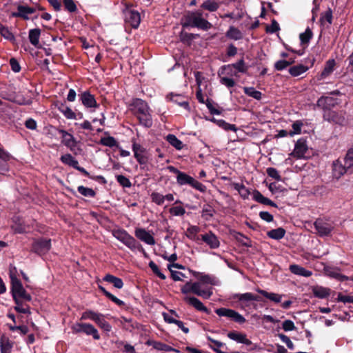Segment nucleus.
Returning a JSON list of instances; mask_svg holds the SVG:
<instances>
[{
  "mask_svg": "<svg viewBox=\"0 0 353 353\" xmlns=\"http://www.w3.org/2000/svg\"><path fill=\"white\" fill-rule=\"evenodd\" d=\"M130 106L132 114L137 118L141 125L145 128H150L152 125V111L145 101L134 99Z\"/></svg>",
  "mask_w": 353,
  "mask_h": 353,
  "instance_id": "f257e3e1",
  "label": "nucleus"
},
{
  "mask_svg": "<svg viewBox=\"0 0 353 353\" xmlns=\"http://www.w3.org/2000/svg\"><path fill=\"white\" fill-rule=\"evenodd\" d=\"M112 235L118 241L123 243L127 248L132 251L138 250L143 253L145 256L147 254L141 245L132 235L123 229H117L112 231Z\"/></svg>",
  "mask_w": 353,
  "mask_h": 353,
  "instance_id": "f03ea898",
  "label": "nucleus"
},
{
  "mask_svg": "<svg viewBox=\"0 0 353 353\" xmlns=\"http://www.w3.org/2000/svg\"><path fill=\"white\" fill-rule=\"evenodd\" d=\"M167 169L172 173L176 174V183L178 185L182 186L189 185L193 188L199 190L201 192H205L206 191V187L199 181L191 176L187 174L185 172H181L177 168L172 165H169Z\"/></svg>",
  "mask_w": 353,
  "mask_h": 353,
  "instance_id": "7ed1b4c3",
  "label": "nucleus"
},
{
  "mask_svg": "<svg viewBox=\"0 0 353 353\" xmlns=\"http://www.w3.org/2000/svg\"><path fill=\"white\" fill-rule=\"evenodd\" d=\"M333 175L339 179L346 173L353 172V148L350 149L343 159V163L340 160L333 162Z\"/></svg>",
  "mask_w": 353,
  "mask_h": 353,
  "instance_id": "20e7f679",
  "label": "nucleus"
},
{
  "mask_svg": "<svg viewBox=\"0 0 353 353\" xmlns=\"http://www.w3.org/2000/svg\"><path fill=\"white\" fill-rule=\"evenodd\" d=\"M183 26H190L203 30H208L212 27V25L203 17V13L200 10H197L195 12H189L184 17Z\"/></svg>",
  "mask_w": 353,
  "mask_h": 353,
  "instance_id": "39448f33",
  "label": "nucleus"
},
{
  "mask_svg": "<svg viewBox=\"0 0 353 353\" xmlns=\"http://www.w3.org/2000/svg\"><path fill=\"white\" fill-rule=\"evenodd\" d=\"M233 299H236L239 303V307L244 311H248L250 309H257V304L255 301H262L261 298L251 292L237 293L232 295Z\"/></svg>",
  "mask_w": 353,
  "mask_h": 353,
  "instance_id": "423d86ee",
  "label": "nucleus"
},
{
  "mask_svg": "<svg viewBox=\"0 0 353 353\" xmlns=\"http://www.w3.org/2000/svg\"><path fill=\"white\" fill-rule=\"evenodd\" d=\"M10 276L12 284V293L15 301L20 299L28 301H31V296L26 292L21 281L14 275L11 270H10Z\"/></svg>",
  "mask_w": 353,
  "mask_h": 353,
  "instance_id": "0eeeda50",
  "label": "nucleus"
},
{
  "mask_svg": "<svg viewBox=\"0 0 353 353\" xmlns=\"http://www.w3.org/2000/svg\"><path fill=\"white\" fill-rule=\"evenodd\" d=\"M72 330L74 333H84L88 336H92L94 339H100V335L98 330L90 323H76L72 327Z\"/></svg>",
  "mask_w": 353,
  "mask_h": 353,
  "instance_id": "6e6552de",
  "label": "nucleus"
},
{
  "mask_svg": "<svg viewBox=\"0 0 353 353\" xmlns=\"http://www.w3.org/2000/svg\"><path fill=\"white\" fill-rule=\"evenodd\" d=\"M215 312L219 316L227 317L240 324H243L246 321L245 317L243 315L232 309L220 307L217 308L215 310Z\"/></svg>",
  "mask_w": 353,
  "mask_h": 353,
  "instance_id": "1a4fd4ad",
  "label": "nucleus"
},
{
  "mask_svg": "<svg viewBox=\"0 0 353 353\" xmlns=\"http://www.w3.org/2000/svg\"><path fill=\"white\" fill-rule=\"evenodd\" d=\"M314 228L319 236H328L334 230V225L330 222L322 219H316L314 223Z\"/></svg>",
  "mask_w": 353,
  "mask_h": 353,
  "instance_id": "9d476101",
  "label": "nucleus"
},
{
  "mask_svg": "<svg viewBox=\"0 0 353 353\" xmlns=\"http://www.w3.org/2000/svg\"><path fill=\"white\" fill-rule=\"evenodd\" d=\"M51 248L50 239H40L34 241L32 243V250L38 254H44L48 252Z\"/></svg>",
  "mask_w": 353,
  "mask_h": 353,
  "instance_id": "9b49d317",
  "label": "nucleus"
},
{
  "mask_svg": "<svg viewBox=\"0 0 353 353\" xmlns=\"http://www.w3.org/2000/svg\"><path fill=\"white\" fill-rule=\"evenodd\" d=\"M235 69L238 72L246 73L248 70V66L246 65L244 60L242 59L238 62L223 65L222 69L227 71V74L230 75L237 76L236 72L232 73V69Z\"/></svg>",
  "mask_w": 353,
  "mask_h": 353,
  "instance_id": "f8f14e48",
  "label": "nucleus"
},
{
  "mask_svg": "<svg viewBox=\"0 0 353 353\" xmlns=\"http://www.w3.org/2000/svg\"><path fill=\"white\" fill-rule=\"evenodd\" d=\"M125 21L132 28H137L141 22L140 14L138 11L131 9H127L125 12Z\"/></svg>",
  "mask_w": 353,
  "mask_h": 353,
  "instance_id": "ddd939ff",
  "label": "nucleus"
},
{
  "mask_svg": "<svg viewBox=\"0 0 353 353\" xmlns=\"http://www.w3.org/2000/svg\"><path fill=\"white\" fill-rule=\"evenodd\" d=\"M307 150V145L305 140L300 139L296 141L294 149L290 155L296 157V159H303L305 158Z\"/></svg>",
  "mask_w": 353,
  "mask_h": 353,
  "instance_id": "4468645a",
  "label": "nucleus"
},
{
  "mask_svg": "<svg viewBox=\"0 0 353 353\" xmlns=\"http://www.w3.org/2000/svg\"><path fill=\"white\" fill-rule=\"evenodd\" d=\"M201 239L211 249H217L220 246L219 238L211 231L201 234Z\"/></svg>",
  "mask_w": 353,
  "mask_h": 353,
  "instance_id": "2eb2a0df",
  "label": "nucleus"
},
{
  "mask_svg": "<svg viewBox=\"0 0 353 353\" xmlns=\"http://www.w3.org/2000/svg\"><path fill=\"white\" fill-rule=\"evenodd\" d=\"M135 236L145 243L154 245L156 243L155 239L149 232L144 228H136L134 231Z\"/></svg>",
  "mask_w": 353,
  "mask_h": 353,
  "instance_id": "dca6fc26",
  "label": "nucleus"
},
{
  "mask_svg": "<svg viewBox=\"0 0 353 353\" xmlns=\"http://www.w3.org/2000/svg\"><path fill=\"white\" fill-rule=\"evenodd\" d=\"M59 132L62 136L61 143L68 148L72 152H75L77 142L73 135L63 129H59Z\"/></svg>",
  "mask_w": 353,
  "mask_h": 353,
  "instance_id": "f3484780",
  "label": "nucleus"
},
{
  "mask_svg": "<svg viewBox=\"0 0 353 353\" xmlns=\"http://www.w3.org/2000/svg\"><path fill=\"white\" fill-rule=\"evenodd\" d=\"M132 150L134 155L137 161L139 164H145L148 161L147 157L144 155L145 149L143 148L140 144L134 142L132 144Z\"/></svg>",
  "mask_w": 353,
  "mask_h": 353,
  "instance_id": "a211bd4d",
  "label": "nucleus"
},
{
  "mask_svg": "<svg viewBox=\"0 0 353 353\" xmlns=\"http://www.w3.org/2000/svg\"><path fill=\"white\" fill-rule=\"evenodd\" d=\"M167 99H170L173 103H176L177 105L183 108L188 111H190V108L188 100L185 96L181 94H174L173 93H170L167 96Z\"/></svg>",
  "mask_w": 353,
  "mask_h": 353,
  "instance_id": "6ab92c4d",
  "label": "nucleus"
},
{
  "mask_svg": "<svg viewBox=\"0 0 353 353\" xmlns=\"http://www.w3.org/2000/svg\"><path fill=\"white\" fill-rule=\"evenodd\" d=\"M255 291L259 294H261L263 297L268 299L270 301L275 304L281 303L282 299L284 296L283 294H280L274 292H270L266 290L260 289L259 288H256Z\"/></svg>",
  "mask_w": 353,
  "mask_h": 353,
  "instance_id": "aec40b11",
  "label": "nucleus"
},
{
  "mask_svg": "<svg viewBox=\"0 0 353 353\" xmlns=\"http://www.w3.org/2000/svg\"><path fill=\"white\" fill-rule=\"evenodd\" d=\"M198 285L196 290L193 292L194 294L199 296L203 299H209L213 294L212 288L207 285H204L201 282H194Z\"/></svg>",
  "mask_w": 353,
  "mask_h": 353,
  "instance_id": "412c9836",
  "label": "nucleus"
},
{
  "mask_svg": "<svg viewBox=\"0 0 353 353\" xmlns=\"http://www.w3.org/2000/svg\"><path fill=\"white\" fill-rule=\"evenodd\" d=\"M336 65L335 60L332 59H329L325 62L324 68L321 73L317 76L316 79L318 81H322L328 77L334 71Z\"/></svg>",
  "mask_w": 353,
  "mask_h": 353,
  "instance_id": "4be33fe9",
  "label": "nucleus"
},
{
  "mask_svg": "<svg viewBox=\"0 0 353 353\" xmlns=\"http://www.w3.org/2000/svg\"><path fill=\"white\" fill-rule=\"evenodd\" d=\"M185 302L194 307L196 310L209 314V310L203 304V303L197 298L194 296H185L184 298Z\"/></svg>",
  "mask_w": 353,
  "mask_h": 353,
  "instance_id": "5701e85b",
  "label": "nucleus"
},
{
  "mask_svg": "<svg viewBox=\"0 0 353 353\" xmlns=\"http://www.w3.org/2000/svg\"><path fill=\"white\" fill-rule=\"evenodd\" d=\"M228 337L231 340L246 345H250L252 343V341L246 337L245 334L236 331L228 332Z\"/></svg>",
  "mask_w": 353,
  "mask_h": 353,
  "instance_id": "b1692460",
  "label": "nucleus"
},
{
  "mask_svg": "<svg viewBox=\"0 0 353 353\" xmlns=\"http://www.w3.org/2000/svg\"><path fill=\"white\" fill-rule=\"evenodd\" d=\"M80 99L83 105L86 108H97L99 106L94 97L88 92H84L82 93L80 96Z\"/></svg>",
  "mask_w": 353,
  "mask_h": 353,
  "instance_id": "393cba45",
  "label": "nucleus"
},
{
  "mask_svg": "<svg viewBox=\"0 0 353 353\" xmlns=\"http://www.w3.org/2000/svg\"><path fill=\"white\" fill-rule=\"evenodd\" d=\"M325 272L326 275L329 276L330 277L334 278L337 279L340 281H347L348 280V277L341 274L339 272V269L334 268V267H330L327 266L324 268Z\"/></svg>",
  "mask_w": 353,
  "mask_h": 353,
  "instance_id": "a878e982",
  "label": "nucleus"
},
{
  "mask_svg": "<svg viewBox=\"0 0 353 353\" xmlns=\"http://www.w3.org/2000/svg\"><path fill=\"white\" fill-rule=\"evenodd\" d=\"M17 10L18 12H12V16L14 17H22L24 19H28V15L35 12L34 8L24 6H19Z\"/></svg>",
  "mask_w": 353,
  "mask_h": 353,
  "instance_id": "bb28decb",
  "label": "nucleus"
},
{
  "mask_svg": "<svg viewBox=\"0 0 353 353\" xmlns=\"http://www.w3.org/2000/svg\"><path fill=\"white\" fill-rule=\"evenodd\" d=\"M11 156L0 148V173L5 174L8 170V161Z\"/></svg>",
  "mask_w": 353,
  "mask_h": 353,
  "instance_id": "cd10ccee",
  "label": "nucleus"
},
{
  "mask_svg": "<svg viewBox=\"0 0 353 353\" xmlns=\"http://www.w3.org/2000/svg\"><path fill=\"white\" fill-rule=\"evenodd\" d=\"M41 35V30L39 28L31 29L29 30L28 38L29 41L32 46L37 48H40L39 38Z\"/></svg>",
  "mask_w": 353,
  "mask_h": 353,
  "instance_id": "c85d7f7f",
  "label": "nucleus"
},
{
  "mask_svg": "<svg viewBox=\"0 0 353 353\" xmlns=\"http://www.w3.org/2000/svg\"><path fill=\"white\" fill-rule=\"evenodd\" d=\"M252 197H253V199L254 201H256V202H258L259 203H261V204H263V205H270V206H272V207H277V205H276V204L275 203L272 201L268 198L265 197L258 190H254L253 192Z\"/></svg>",
  "mask_w": 353,
  "mask_h": 353,
  "instance_id": "c756f323",
  "label": "nucleus"
},
{
  "mask_svg": "<svg viewBox=\"0 0 353 353\" xmlns=\"http://www.w3.org/2000/svg\"><path fill=\"white\" fill-rule=\"evenodd\" d=\"M289 269L292 273L305 277H309L312 274L311 271L295 264L290 265Z\"/></svg>",
  "mask_w": 353,
  "mask_h": 353,
  "instance_id": "7c9ffc66",
  "label": "nucleus"
},
{
  "mask_svg": "<svg viewBox=\"0 0 353 353\" xmlns=\"http://www.w3.org/2000/svg\"><path fill=\"white\" fill-rule=\"evenodd\" d=\"M321 26L324 27H329L332 23V12L330 8L321 14L320 18Z\"/></svg>",
  "mask_w": 353,
  "mask_h": 353,
  "instance_id": "2f4dec72",
  "label": "nucleus"
},
{
  "mask_svg": "<svg viewBox=\"0 0 353 353\" xmlns=\"http://www.w3.org/2000/svg\"><path fill=\"white\" fill-rule=\"evenodd\" d=\"M105 281L112 283L116 288L121 289L123 286V281L112 274H106L103 278Z\"/></svg>",
  "mask_w": 353,
  "mask_h": 353,
  "instance_id": "473e14b6",
  "label": "nucleus"
},
{
  "mask_svg": "<svg viewBox=\"0 0 353 353\" xmlns=\"http://www.w3.org/2000/svg\"><path fill=\"white\" fill-rule=\"evenodd\" d=\"M148 344L152 346L154 349L158 351L170 352L171 350H172V347L171 346L168 345L161 342L155 341H148Z\"/></svg>",
  "mask_w": 353,
  "mask_h": 353,
  "instance_id": "72a5a7b5",
  "label": "nucleus"
},
{
  "mask_svg": "<svg viewBox=\"0 0 353 353\" xmlns=\"http://www.w3.org/2000/svg\"><path fill=\"white\" fill-rule=\"evenodd\" d=\"M199 231L200 228L198 226L191 225L187 229L186 236L192 241H198L201 239V236H197Z\"/></svg>",
  "mask_w": 353,
  "mask_h": 353,
  "instance_id": "f704fd0d",
  "label": "nucleus"
},
{
  "mask_svg": "<svg viewBox=\"0 0 353 353\" xmlns=\"http://www.w3.org/2000/svg\"><path fill=\"white\" fill-rule=\"evenodd\" d=\"M220 4L214 0H205L203 2L201 8L210 12H214L219 8Z\"/></svg>",
  "mask_w": 353,
  "mask_h": 353,
  "instance_id": "c9c22d12",
  "label": "nucleus"
},
{
  "mask_svg": "<svg viewBox=\"0 0 353 353\" xmlns=\"http://www.w3.org/2000/svg\"><path fill=\"white\" fill-rule=\"evenodd\" d=\"M95 323L99 327L105 332H110L112 330V326L108 321H105L104 315L101 313L99 314L97 319H96Z\"/></svg>",
  "mask_w": 353,
  "mask_h": 353,
  "instance_id": "e433bc0d",
  "label": "nucleus"
},
{
  "mask_svg": "<svg viewBox=\"0 0 353 353\" xmlns=\"http://www.w3.org/2000/svg\"><path fill=\"white\" fill-rule=\"evenodd\" d=\"M308 68L303 64L294 65L289 69L290 74L293 77H298L307 70Z\"/></svg>",
  "mask_w": 353,
  "mask_h": 353,
  "instance_id": "4c0bfd02",
  "label": "nucleus"
},
{
  "mask_svg": "<svg viewBox=\"0 0 353 353\" xmlns=\"http://www.w3.org/2000/svg\"><path fill=\"white\" fill-rule=\"evenodd\" d=\"M226 36L233 40H239L243 37L241 32L234 26L230 27L229 30L226 32Z\"/></svg>",
  "mask_w": 353,
  "mask_h": 353,
  "instance_id": "58836bf2",
  "label": "nucleus"
},
{
  "mask_svg": "<svg viewBox=\"0 0 353 353\" xmlns=\"http://www.w3.org/2000/svg\"><path fill=\"white\" fill-rule=\"evenodd\" d=\"M166 140L168 142L174 147L176 150H181L183 148V144L182 141H181L174 134H168L166 137Z\"/></svg>",
  "mask_w": 353,
  "mask_h": 353,
  "instance_id": "ea45409f",
  "label": "nucleus"
},
{
  "mask_svg": "<svg viewBox=\"0 0 353 353\" xmlns=\"http://www.w3.org/2000/svg\"><path fill=\"white\" fill-rule=\"evenodd\" d=\"M285 234V230L281 228H279L270 230L268 232V236L271 239L279 240L284 236Z\"/></svg>",
  "mask_w": 353,
  "mask_h": 353,
  "instance_id": "a19ab883",
  "label": "nucleus"
},
{
  "mask_svg": "<svg viewBox=\"0 0 353 353\" xmlns=\"http://www.w3.org/2000/svg\"><path fill=\"white\" fill-rule=\"evenodd\" d=\"M60 159L63 163L74 168L77 167V165L79 163L78 161L76 160L70 154L62 155Z\"/></svg>",
  "mask_w": 353,
  "mask_h": 353,
  "instance_id": "79ce46f5",
  "label": "nucleus"
},
{
  "mask_svg": "<svg viewBox=\"0 0 353 353\" xmlns=\"http://www.w3.org/2000/svg\"><path fill=\"white\" fill-rule=\"evenodd\" d=\"M233 186L234 188L239 192V194L243 199L248 198L250 191L243 183H234Z\"/></svg>",
  "mask_w": 353,
  "mask_h": 353,
  "instance_id": "37998d69",
  "label": "nucleus"
},
{
  "mask_svg": "<svg viewBox=\"0 0 353 353\" xmlns=\"http://www.w3.org/2000/svg\"><path fill=\"white\" fill-rule=\"evenodd\" d=\"M243 91L247 95L255 99L259 100L261 98V92L253 87H245L243 88Z\"/></svg>",
  "mask_w": 353,
  "mask_h": 353,
  "instance_id": "c03bdc74",
  "label": "nucleus"
},
{
  "mask_svg": "<svg viewBox=\"0 0 353 353\" xmlns=\"http://www.w3.org/2000/svg\"><path fill=\"white\" fill-rule=\"evenodd\" d=\"M59 110L68 119H74L76 118L75 113L68 106L61 105L59 108Z\"/></svg>",
  "mask_w": 353,
  "mask_h": 353,
  "instance_id": "a18cd8bd",
  "label": "nucleus"
},
{
  "mask_svg": "<svg viewBox=\"0 0 353 353\" xmlns=\"http://www.w3.org/2000/svg\"><path fill=\"white\" fill-rule=\"evenodd\" d=\"M312 32L310 28H307L305 31L300 34L299 38L302 44H307L312 37Z\"/></svg>",
  "mask_w": 353,
  "mask_h": 353,
  "instance_id": "49530a36",
  "label": "nucleus"
},
{
  "mask_svg": "<svg viewBox=\"0 0 353 353\" xmlns=\"http://www.w3.org/2000/svg\"><path fill=\"white\" fill-rule=\"evenodd\" d=\"M100 313L95 312L92 310H86L83 312L81 316V320L90 319L96 321Z\"/></svg>",
  "mask_w": 353,
  "mask_h": 353,
  "instance_id": "de8ad7c7",
  "label": "nucleus"
},
{
  "mask_svg": "<svg viewBox=\"0 0 353 353\" xmlns=\"http://www.w3.org/2000/svg\"><path fill=\"white\" fill-rule=\"evenodd\" d=\"M0 34L1 35L7 40L12 41L14 39V36L9 30L8 27L4 26L0 23Z\"/></svg>",
  "mask_w": 353,
  "mask_h": 353,
  "instance_id": "09e8293b",
  "label": "nucleus"
},
{
  "mask_svg": "<svg viewBox=\"0 0 353 353\" xmlns=\"http://www.w3.org/2000/svg\"><path fill=\"white\" fill-rule=\"evenodd\" d=\"M77 190L84 196L94 197L95 196V192L92 188L81 185L78 187Z\"/></svg>",
  "mask_w": 353,
  "mask_h": 353,
  "instance_id": "8fccbe9b",
  "label": "nucleus"
},
{
  "mask_svg": "<svg viewBox=\"0 0 353 353\" xmlns=\"http://www.w3.org/2000/svg\"><path fill=\"white\" fill-rule=\"evenodd\" d=\"M314 294L316 297L323 299L330 295V290L325 288L319 287L314 290Z\"/></svg>",
  "mask_w": 353,
  "mask_h": 353,
  "instance_id": "3c124183",
  "label": "nucleus"
},
{
  "mask_svg": "<svg viewBox=\"0 0 353 353\" xmlns=\"http://www.w3.org/2000/svg\"><path fill=\"white\" fill-rule=\"evenodd\" d=\"M169 212L172 216H181L185 214V210L182 206H172L169 209Z\"/></svg>",
  "mask_w": 353,
  "mask_h": 353,
  "instance_id": "603ef678",
  "label": "nucleus"
},
{
  "mask_svg": "<svg viewBox=\"0 0 353 353\" xmlns=\"http://www.w3.org/2000/svg\"><path fill=\"white\" fill-rule=\"evenodd\" d=\"M100 143L105 146L114 147L117 145L116 139L112 137H105L101 139Z\"/></svg>",
  "mask_w": 353,
  "mask_h": 353,
  "instance_id": "864d4df0",
  "label": "nucleus"
},
{
  "mask_svg": "<svg viewBox=\"0 0 353 353\" xmlns=\"http://www.w3.org/2000/svg\"><path fill=\"white\" fill-rule=\"evenodd\" d=\"M150 196L152 202L157 205H161L164 203V195L159 192H154L151 194Z\"/></svg>",
  "mask_w": 353,
  "mask_h": 353,
  "instance_id": "5fc2aeb1",
  "label": "nucleus"
},
{
  "mask_svg": "<svg viewBox=\"0 0 353 353\" xmlns=\"http://www.w3.org/2000/svg\"><path fill=\"white\" fill-rule=\"evenodd\" d=\"M197 284L194 283L187 282L182 288L181 292L183 294H188L189 292H192L196 290L197 287Z\"/></svg>",
  "mask_w": 353,
  "mask_h": 353,
  "instance_id": "6e6d98bb",
  "label": "nucleus"
},
{
  "mask_svg": "<svg viewBox=\"0 0 353 353\" xmlns=\"http://www.w3.org/2000/svg\"><path fill=\"white\" fill-rule=\"evenodd\" d=\"M168 270L171 272V276L173 280L174 281H182L183 278L185 277V274L181 272L174 271L172 269V265H168Z\"/></svg>",
  "mask_w": 353,
  "mask_h": 353,
  "instance_id": "4d7b16f0",
  "label": "nucleus"
},
{
  "mask_svg": "<svg viewBox=\"0 0 353 353\" xmlns=\"http://www.w3.org/2000/svg\"><path fill=\"white\" fill-rule=\"evenodd\" d=\"M149 267L153 271V272L158 276L161 279H165V276L159 270V267L154 261H150L149 263Z\"/></svg>",
  "mask_w": 353,
  "mask_h": 353,
  "instance_id": "13d9d810",
  "label": "nucleus"
},
{
  "mask_svg": "<svg viewBox=\"0 0 353 353\" xmlns=\"http://www.w3.org/2000/svg\"><path fill=\"white\" fill-rule=\"evenodd\" d=\"M116 177L117 182L123 187L130 188L132 185L130 181L126 176L120 174Z\"/></svg>",
  "mask_w": 353,
  "mask_h": 353,
  "instance_id": "bf43d9fd",
  "label": "nucleus"
},
{
  "mask_svg": "<svg viewBox=\"0 0 353 353\" xmlns=\"http://www.w3.org/2000/svg\"><path fill=\"white\" fill-rule=\"evenodd\" d=\"M332 101V98L329 97H322L317 101V105L323 109L327 108V105L330 104Z\"/></svg>",
  "mask_w": 353,
  "mask_h": 353,
  "instance_id": "052dcab7",
  "label": "nucleus"
},
{
  "mask_svg": "<svg viewBox=\"0 0 353 353\" xmlns=\"http://www.w3.org/2000/svg\"><path fill=\"white\" fill-rule=\"evenodd\" d=\"M199 282L202 283V284L204 285L208 284L215 285L214 279L207 274L201 275L199 278Z\"/></svg>",
  "mask_w": 353,
  "mask_h": 353,
  "instance_id": "680f3d73",
  "label": "nucleus"
},
{
  "mask_svg": "<svg viewBox=\"0 0 353 353\" xmlns=\"http://www.w3.org/2000/svg\"><path fill=\"white\" fill-rule=\"evenodd\" d=\"M303 125L302 122L299 121H296L294 123H293L292 127L293 129V131H290L289 132V134L292 137L294 134H298L301 133V127Z\"/></svg>",
  "mask_w": 353,
  "mask_h": 353,
  "instance_id": "e2e57ef3",
  "label": "nucleus"
},
{
  "mask_svg": "<svg viewBox=\"0 0 353 353\" xmlns=\"http://www.w3.org/2000/svg\"><path fill=\"white\" fill-rule=\"evenodd\" d=\"M218 124L220 127H221L225 130H231L234 132L236 131V127L235 126V125L228 123L223 120H219L218 121Z\"/></svg>",
  "mask_w": 353,
  "mask_h": 353,
  "instance_id": "0e129e2a",
  "label": "nucleus"
},
{
  "mask_svg": "<svg viewBox=\"0 0 353 353\" xmlns=\"http://www.w3.org/2000/svg\"><path fill=\"white\" fill-rule=\"evenodd\" d=\"M63 2L68 11L74 12L77 10V6L73 0H63Z\"/></svg>",
  "mask_w": 353,
  "mask_h": 353,
  "instance_id": "69168bd1",
  "label": "nucleus"
},
{
  "mask_svg": "<svg viewBox=\"0 0 353 353\" xmlns=\"http://www.w3.org/2000/svg\"><path fill=\"white\" fill-rule=\"evenodd\" d=\"M292 63V62H290V61H288L285 60H279L275 63L274 68L276 70L281 71V70L286 68Z\"/></svg>",
  "mask_w": 353,
  "mask_h": 353,
  "instance_id": "338daca9",
  "label": "nucleus"
},
{
  "mask_svg": "<svg viewBox=\"0 0 353 353\" xmlns=\"http://www.w3.org/2000/svg\"><path fill=\"white\" fill-rule=\"evenodd\" d=\"M337 300L343 303H353V296L339 294Z\"/></svg>",
  "mask_w": 353,
  "mask_h": 353,
  "instance_id": "774afa93",
  "label": "nucleus"
}]
</instances>
